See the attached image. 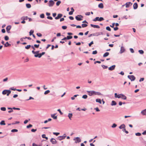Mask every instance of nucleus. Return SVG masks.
I'll use <instances>...</instances> for the list:
<instances>
[{"mask_svg": "<svg viewBox=\"0 0 146 146\" xmlns=\"http://www.w3.org/2000/svg\"><path fill=\"white\" fill-rule=\"evenodd\" d=\"M11 131L12 132H17L18 131V130L15 129H13L11 130Z\"/></svg>", "mask_w": 146, "mask_h": 146, "instance_id": "58836bf2", "label": "nucleus"}, {"mask_svg": "<svg viewBox=\"0 0 146 146\" xmlns=\"http://www.w3.org/2000/svg\"><path fill=\"white\" fill-rule=\"evenodd\" d=\"M120 97L123 100H126L127 98L126 96L122 94H120Z\"/></svg>", "mask_w": 146, "mask_h": 146, "instance_id": "dca6fc26", "label": "nucleus"}, {"mask_svg": "<svg viewBox=\"0 0 146 146\" xmlns=\"http://www.w3.org/2000/svg\"><path fill=\"white\" fill-rule=\"evenodd\" d=\"M31 46L30 45H29L25 47V48L27 49H28L30 48Z\"/></svg>", "mask_w": 146, "mask_h": 146, "instance_id": "2f4dec72", "label": "nucleus"}, {"mask_svg": "<svg viewBox=\"0 0 146 146\" xmlns=\"http://www.w3.org/2000/svg\"><path fill=\"white\" fill-rule=\"evenodd\" d=\"M28 17L27 16H24L21 18V20H27L28 19Z\"/></svg>", "mask_w": 146, "mask_h": 146, "instance_id": "4be33fe9", "label": "nucleus"}, {"mask_svg": "<svg viewBox=\"0 0 146 146\" xmlns=\"http://www.w3.org/2000/svg\"><path fill=\"white\" fill-rule=\"evenodd\" d=\"M115 65L112 66L109 68V70H112L115 69Z\"/></svg>", "mask_w": 146, "mask_h": 146, "instance_id": "2eb2a0df", "label": "nucleus"}, {"mask_svg": "<svg viewBox=\"0 0 146 146\" xmlns=\"http://www.w3.org/2000/svg\"><path fill=\"white\" fill-rule=\"evenodd\" d=\"M4 46L5 47H7L8 46H11V45L10 44L8 43V42H6V43L5 44H4Z\"/></svg>", "mask_w": 146, "mask_h": 146, "instance_id": "aec40b11", "label": "nucleus"}, {"mask_svg": "<svg viewBox=\"0 0 146 146\" xmlns=\"http://www.w3.org/2000/svg\"><path fill=\"white\" fill-rule=\"evenodd\" d=\"M52 144H56L57 143V141L56 139L53 138H52L50 141Z\"/></svg>", "mask_w": 146, "mask_h": 146, "instance_id": "1a4fd4ad", "label": "nucleus"}, {"mask_svg": "<svg viewBox=\"0 0 146 146\" xmlns=\"http://www.w3.org/2000/svg\"><path fill=\"white\" fill-rule=\"evenodd\" d=\"M62 16V15L61 14H59L58 15V16L57 17H55V19H58L59 18L61 17Z\"/></svg>", "mask_w": 146, "mask_h": 146, "instance_id": "f8f14e48", "label": "nucleus"}, {"mask_svg": "<svg viewBox=\"0 0 146 146\" xmlns=\"http://www.w3.org/2000/svg\"><path fill=\"white\" fill-rule=\"evenodd\" d=\"M97 53V51L96 50L93 51L92 53V54H96Z\"/></svg>", "mask_w": 146, "mask_h": 146, "instance_id": "09e8293b", "label": "nucleus"}, {"mask_svg": "<svg viewBox=\"0 0 146 146\" xmlns=\"http://www.w3.org/2000/svg\"><path fill=\"white\" fill-rule=\"evenodd\" d=\"M128 77L131 81H134L135 79V77L133 75H128Z\"/></svg>", "mask_w": 146, "mask_h": 146, "instance_id": "39448f33", "label": "nucleus"}, {"mask_svg": "<svg viewBox=\"0 0 146 146\" xmlns=\"http://www.w3.org/2000/svg\"><path fill=\"white\" fill-rule=\"evenodd\" d=\"M135 135L137 136H140L141 135V134L140 133H135Z\"/></svg>", "mask_w": 146, "mask_h": 146, "instance_id": "5fc2aeb1", "label": "nucleus"}, {"mask_svg": "<svg viewBox=\"0 0 146 146\" xmlns=\"http://www.w3.org/2000/svg\"><path fill=\"white\" fill-rule=\"evenodd\" d=\"M1 110L3 111H5L6 110V108L5 107H2L1 108Z\"/></svg>", "mask_w": 146, "mask_h": 146, "instance_id": "de8ad7c7", "label": "nucleus"}, {"mask_svg": "<svg viewBox=\"0 0 146 146\" xmlns=\"http://www.w3.org/2000/svg\"><path fill=\"white\" fill-rule=\"evenodd\" d=\"M74 140H75V143H79L81 141V140L80 138L79 137H76L74 139Z\"/></svg>", "mask_w": 146, "mask_h": 146, "instance_id": "0eeeda50", "label": "nucleus"}, {"mask_svg": "<svg viewBox=\"0 0 146 146\" xmlns=\"http://www.w3.org/2000/svg\"><path fill=\"white\" fill-rule=\"evenodd\" d=\"M117 125L115 123H114L113 124L112 126H111V127L112 128H114L116 127L117 126Z\"/></svg>", "mask_w": 146, "mask_h": 146, "instance_id": "864d4df0", "label": "nucleus"}, {"mask_svg": "<svg viewBox=\"0 0 146 146\" xmlns=\"http://www.w3.org/2000/svg\"><path fill=\"white\" fill-rule=\"evenodd\" d=\"M106 29L107 30H108V31H111V29L109 27H106Z\"/></svg>", "mask_w": 146, "mask_h": 146, "instance_id": "49530a36", "label": "nucleus"}, {"mask_svg": "<svg viewBox=\"0 0 146 146\" xmlns=\"http://www.w3.org/2000/svg\"><path fill=\"white\" fill-rule=\"evenodd\" d=\"M39 44H35L34 45V46L35 47V48H38L39 47Z\"/></svg>", "mask_w": 146, "mask_h": 146, "instance_id": "79ce46f5", "label": "nucleus"}, {"mask_svg": "<svg viewBox=\"0 0 146 146\" xmlns=\"http://www.w3.org/2000/svg\"><path fill=\"white\" fill-rule=\"evenodd\" d=\"M138 7V4L137 3H135L133 5V7L134 9H137Z\"/></svg>", "mask_w": 146, "mask_h": 146, "instance_id": "ddd939ff", "label": "nucleus"}, {"mask_svg": "<svg viewBox=\"0 0 146 146\" xmlns=\"http://www.w3.org/2000/svg\"><path fill=\"white\" fill-rule=\"evenodd\" d=\"M36 35L38 36V37H41L42 36V35L40 33H38L36 34Z\"/></svg>", "mask_w": 146, "mask_h": 146, "instance_id": "8fccbe9b", "label": "nucleus"}, {"mask_svg": "<svg viewBox=\"0 0 146 146\" xmlns=\"http://www.w3.org/2000/svg\"><path fill=\"white\" fill-rule=\"evenodd\" d=\"M5 40H8L9 39V37L7 36H6L5 37Z\"/></svg>", "mask_w": 146, "mask_h": 146, "instance_id": "4c0bfd02", "label": "nucleus"}, {"mask_svg": "<svg viewBox=\"0 0 146 146\" xmlns=\"http://www.w3.org/2000/svg\"><path fill=\"white\" fill-rule=\"evenodd\" d=\"M83 17L80 15H78L77 16H76L75 17L76 19L78 21H80L82 20V19Z\"/></svg>", "mask_w": 146, "mask_h": 146, "instance_id": "20e7f679", "label": "nucleus"}, {"mask_svg": "<svg viewBox=\"0 0 146 146\" xmlns=\"http://www.w3.org/2000/svg\"><path fill=\"white\" fill-rule=\"evenodd\" d=\"M12 109L15 110H20V109L19 108H16L15 107H13V108H12Z\"/></svg>", "mask_w": 146, "mask_h": 146, "instance_id": "4d7b16f0", "label": "nucleus"}, {"mask_svg": "<svg viewBox=\"0 0 146 146\" xmlns=\"http://www.w3.org/2000/svg\"><path fill=\"white\" fill-rule=\"evenodd\" d=\"M141 113L143 115H146V109L141 111Z\"/></svg>", "mask_w": 146, "mask_h": 146, "instance_id": "f3484780", "label": "nucleus"}, {"mask_svg": "<svg viewBox=\"0 0 146 146\" xmlns=\"http://www.w3.org/2000/svg\"><path fill=\"white\" fill-rule=\"evenodd\" d=\"M0 124L1 125H5V121L4 120L2 121L0 123Z\"/></svg>", "mask_w": 146, "mask_h": 146, "instance_id": "7c9ffc66", "label": "nucleus"}, {"mask_svg": "<svg viewBox=\"0 0 146 146\" xmlns=\"http://www.w3.org/2000/svg\"><path fill=\"white\" fill-rule=\"evenodd\" d=\"M56 114H53L51 115V117L53 118L54 119H56L57 118V117L55 116Z\"/></svg>", "mask_w": 146, "mask_h": 146, "instance_id": "6ab92c4d", "label": "nucleus"}, {"mask_svg": "<svg viewBox=\"0 0 146 146\" xmlns=\"http://www.w3.org/2000/svg\"><path fill=\"white\" fill-rule=\"evenodd\" d=\"M40 17L41 18H44V14H41L40 15Z\"/></svg>", "mask_w": 146, "mask_h": 146, "instance_id": "603ef678", "label": "nucleus"}, {"mask_svg": "<svg viewBox=\"0 0 146 146\" xmlns=\"http://www.w3.org/2000/svg\"><path fill=\"white\" fill-rule=\"evenodd\" d=\"M47 18L48 19H49L50 20H52L53 19L51 17H49V16H48L47 17Z\"/></svg>", "mask_w": 146, "mask_h": 146, "instance_id": "69168bd1", "label": "nucleus"}, {"mask_svg": "<svg viewBox=\"0 0 146 146\" xmlns=\"http://www.w3.org/2000/svg\"><path fill=\"white\" fill-rule=\"evenodd\" d=\"M138 51L140 54H143L144 53V51L142 50H139Z\"/></svg>", "mask_w": 146, "mask_h": 146, "instance_id": "ea45409f", "label": "nucleus"}, {"mask_svg": "<svg viewBox=\"0 0 146 146\" xmlns=\"http://www.w3.org/2000/svg\"><path fill=\"white\" fill-rule=\"evenodd\" d=\"M116 104V103L114 101H112L111 104V105L112 106L115 105Z\"/></svg>", "mask_w": 146, "mask_h": 146, "instance_id": "393cba45", "label": "nucleus"}, {"mask_svg": "<svg viewBox=\"0 0 146 146\" xmlns=\"http://www.w3.org/2000/svg\"><path fill=\"white\" fill-rule=\"evenodd\" d=\"M109 54V53L108 52H106L103 55L104 57H106L108 56Z\"/></svg>", "mask_w": 146, "mask_h": 146, "instance_id": "b1692460", "label": "nucleus"}, {"mask_svg": "<svg viewBox=\"0 0 146 146\" xmlns=\"http://www.w3.org/2000/svg\"><path fill=\"white\" fill-rule=\"evenodd\" d=\"M11 28V26H8L6 27V30H10Z\"/></svg>", "mask_w": 146, "mask_h": 146, "instance_id": "72a5a7b5", "label": "nucleus"}, {"mask_svg": "<svg viewBox=\"0 0 146 146\" xmlns=\"http://www.w3.org/2000/svg\"><path fill=\"white\" fill-rule=\"evenodd\" d=\"M104 19L103 17H100V18L99 17L98 21H100L104 20Z\"/></svg>", "mask_w": 146, "mask_h": 146, "instance_id": "c9c22d12", "label": "nucleus"}, {"mask_svg": "<svg viewBox=\"0 0 146 146\" xmlns=\"http://www.w3.org/2000/svg\"><path fill=\"white\" fill-rule=\"evenodd\" d=\"M45 54L44 52H42L40 54L38 55H35V56L36 57H38L39 58H40L42 55H44Z\"/></svg>", "mask_w": 146, "mask_h": 146, "instance_id": "6e6552de", "label": "nucleus"}, {"mask_svg": "<svg viewBox=\"0 0 146 146\" xmlns=\"http://www.w3.org/2000/svg\"><path fill=\"white\" fill-rule=\"evenodd\" d=\"M90 26L91 27H93L94 28H97L98 29H99L100 28V27L98 25H94L92 24H91L90 25Z\"/></svg>", "mask_w": 146, "mask_h": 146, "instance_id": "9b49d317", "label": "nucleus"}, {"mask_svg": "<svg viewBox=\"0 0 146 146\" xmlns=\"http://www.w3.org/2000/svg\"><path fill=\"white\" fill-rule=\"evenodd\" d=\"M87 96L86 95H84L83 96L82 98H83L86 99L87 98Z\"/></svg>", "mask_w": 146, "mask_h": 146, "instance_id": "37998d69", "label": "nucleus"}, {"mask_svg": "<svg viewBox=\"0 0 146 146\" xmlns=\"http://www.w3.org/2000/svg\"><path fill=\"white\" fill-rule=\"evenodd\" d=\"M88 94V95L90 96L93 95H101V93L99 92H97L94 91H87Z\"/></svg>", "mask_w": 146, "mask_h": 146, "instance_id": "f257e3e1", "label": "nucleus"}, {"mask_svg": "<svg viewBox=\"0 0 146 146\" xmlns=\"http://www.w3.org/2000/svg\"><path fill=\"white\" fill-rule=\"evenodd\" d=\"M33 146H39V145H36V144L35 143H33Z\"/></svg>", "mask_w": 146, "mask_h": 146, "instance_id": "774afa93", "label": "nucleus"}, {"mask_svg": "<svg viewBox=\"0 0 146 146\" xmlns=\"http://www.w3.org/2000/svg\"><path fill=\"white\" fill-rule=\"evenodd\" d=\"M125 125L124 124H123L121 125L119 127V129H124V128H125Z\"/></svg>", "mask_w": 146, "mask_h": 146, "instance_id": "a211bd4d", "label": "nucleus"}, {"mask_svg": "<svg viewBox=\"0 0 146 146\" xmlns=\"http://www.w3.org/2000/svg\"><path fill=\"white\" fill-rule=\"evenodd\" d=\"M34 33V31L32 30H31L29 32V35L30 36H31V35H33V34Z\"/></svg>", "mask_w": 146, "mask_h": 146, "instance_id": "473e14b6", "label": "nucleus"}, {"mask_svg": "<svg viewBox=\"0 0 146 146\" xmlns=\"http://www.w3.org/2000/svg\"><path fill=\"white\" fill-rule=\"evenodd\" d=\"M125 51V49L124 48L123 46H121V50L120 51V53H122L124 52Z\"/></svg>", "mask_w": 146, "mask_h": 146, "instance_id": "4468645a", "label": "nucleus"}, {"mask_svg": "<svg viewBox=\"0 0 146 146\" xmlns=\"http://www.w3.org/2000/svg\"><path fill=\"white\" fill-rule=\"evenodd\" d=\"M67 28V26H64L62 27V28L63 29H65Z\"/></svg>", "mask_w": 146, "mask_h": 146, "instance_id": "052dcab7", "label": "nucleus"}, {"mask_svg": "<svg viewBox=\"0 0 146 146\" xmlns=\"http://www.w3.org/2000/svg\"><path fill=\"white\" fill-rule=\"evenodd\" d=\"M32 126H33L32 125L30 124H29V125H27V128H30V127H32Z\"/></svg>", "mask_w": 146, "mask_h": 146, "instance_id": "3c124183", "label": "nucleus"}, {"mask_svg": "<svg viewBox=\"0 0 146 146\" xmlns=\"http://www.w3.org/2000/svg\"><path fill=\"white\" fill-rule=\"evenodd\" d=\"M32 52L33 54H35V55H38V54H40L39 53V51H35L34 50L32 51Z\"/></svg>", "mask_w": 146, "mask_h": 146, "instance_id": "412c9836", "label": "nucleus"}, {"mask_svg": "<svg viewBox=\"0 0 146 146\" xmlns=\"http://www.w3.org/2000/svg\"><path fill=\"white\" fill-rule=\"evenodd\" d=\"M123 131H125V133H127V134L128 133V132L127 131H126V129H125V128H124V129H123Z\"/></svg>", "mask_w": 146, "mask_h": 146, "instance_id": "13d9d810", "label": "nucleus"}, {"mask_svg": "<svg viewBox=\"0 0 146 146\" xmlns=\"http://www.w3.org/2000/svg\"><path fill=\"white\" fill-rule=\"evenodd\" d=\"M26 6L27 8H30L31 7V6L30 4L29 3H27L26 4Z\"/></svg>", "mask_w": 146, "mask_h": 146, "instance_id": "c85d7f7f", "label": "nucleus"}, {"mask_svg": "<svg viewBox=\"0 0 146 146\" xmlns=\"http://www.w3.org/2000/svg\"><path fill=\"white\" fill-rule=\"evenodd\" d=\"M50 92V91L49 90H47L45 91L44 92V94L45 95H46Z\"/></svg>", "mask_w": 146, "mask_h": 146, "instance_id": "e433bc0d", "label": "nucleus"}, {"mask_svg": "<svg viewBox=\"0 0 146 146\" xmlns=\"http://www.w3.org/2000/svg\"><path fill=\"white\" fill-rule=\"evenodd\" d=\"M115 98H120V94L119 95H117V94L115 93Z\"/></svg>", "mask_w": 146, "mask_h": 146, "instance_id": "bb28decb", "label": "nucleus"}, {"mask_svg": "<svg viewBox=\"0 0 146 146\" xmlns=\"http://www.w3.org/2000/svg\"><path fill=\"white\" fill-rule=\"evenodd\" d=\"M61 1H58L56 3V5L57 6H59L61 3Z\"/></svg>", "mask_w": 146, "mask_h": 146, "instance_id": "a19ab883", "label": "nucleus"}, {"mask_svg": "<svg viewBox=\"0 0 146 146\" xmlns=\"http://www.w3.org/2000/svg\"><path fill=\"white\" fill-rule=\"evenodd\" d=\"M54 4V2L52 0H50L48 3V6L49 7H52Z\"/></svg>", "mask_w": 146, "mask_h": 146, "instance_id": "423d86ee", "label": "nucleus"}, {"mask_svg": "<svg viewBox=\"0 0 146 146\" xmlns=\"http://www.w3.org/2000/svg\"><path fill=\"white\" fill-rule=\"evenodd\" d=\"M57 111H59L60 112V113L61 115H62L63 114L61 112L60 109H58L57 110Z\"/></svg>", "mask_w": 146, "mask_h": 146, "instance_id": "e2e57ef3", "label": "nucleus"}, {"mask_svg": "<svg viewBox=\"0 0 146 146\" xmlns=\"http://www.w3.org/2000/svg\"><path fill=\"white\" fill-rule=\"evenodd\" d=\"M98 7L100 8H103L104 7V5L102 3H100L98 5Z\"/></svg>", "mask_w": 146, "mask_h": 146, "instance_id": "5701e85b", "label": "nucleus"}, {"mask_svg": "<svg viewBox=\"0 0 146 146\" xmlns=\"http://www.w3.org/2000/svg\"><path fill=\"white\" fill-rule=\"evenodd\" d=\"M94 44L93 41H92L89 44V46H91V45Z\"/></svg>", "mask_w": 146, "mask_h": 146, "instance_id": "bf43d9fd", "label": "nucleus"}, {"mask_svg": "<svg viewBox=\"0 0 146 146\" xmlns=\"http://www.w3.org/2000/svg\"><path fill=\"white\" fill-rule=\"evenodd\" d=\"M37 130V129H32L31 130V131L32 132H35Z\"/></svg>", "mask_w": 146, "mask_h": 146, "instance_id": "0e129e2a", "label": "nucleus"}, {"mask_svg": "<svg viewBox=\"0 0 146 146\" xmlns=\"http://www.w3.org/2000/svg\"><path fill=\"white\" fill-rule=\"evenodd\" d=\"M11 93V91L9 90H5L2 92V94L3 95L7 94V96H9Z\"/></svg>", "mask_w": 146, "mask_h": 146, "instance_id": "f03ea898", "label": "nucleus"}, {"mask_svg": "<svg viewBox=\"0 0 146 146\" xmlns=\"http://www.w3.org/2000/svg\"><path fill=\"white\" fill-rule=\"evenodd\" d=\"M72 38V36H67V39H70Z\"/></svg>", "mask_w": 146, "mask_h": 146, "instance_id": "a18cd8bd", "label": "nucleus"}, {"mask_svg": "<svg viewBox=\"0 0 146 146\" xmlns=\"http://www.w3.org/2000/svg\"><path fill=\"white\" fill-rule=\"evenodd\" d=\"M82 25V27L83 28L86 27L88 26V25L86 24H83Z\"/></svg>", "mask_w": 146, "mask_h": 146, "instance_id": "f704fd0d", "label": "nucleus"}, {"mask_svg": "<svg viewBox=\"0 0 146 146\" xmlns=\"http://www.w3.org/2000/svg\"><path fill=\"white\" fill-rule=\"evenodd\" d=\"M96 102H99L100 104H101L102 103V102L101 100L100 99H96Z\"/></svg>", "mask_w": 146, "mask_h": 146, "instance_id": "cd10ccee", "label": "nucleus"}, {"mask_svg": "<svg viewBox=\"0 0 146 146\" xmlns=\"http://www.w3.org/2000/svg\"><path fill=\"white\" fill-rule=\"evenodd\" d=\"M53 134L56 135V136H58V135L59 134V133H56V132H53Z\"/></svg>", "mask_w": 146, "mask_h": 146, "instance_id": "6e6d98bb", "label": "nucleus"}, {"mask_svg": "<svg viewBox=\"0 0 146 146\" xmlns=\"http://www.w3.org/2000/svg\"><path fill=\"white\" fill-rule=\"evenodd\" d=\"M65 135V134H64V135L63 136H59L58 137V139L59 140L61 141L63 139H64L66 137Z\"/></svg>", "mask_w": 146, "mask_h": 146, "instance_id": "9d476101", "label": "nucleus"}, {"mask_svg": "<svg viewBox=\"0 0 146 146\" xmlns=\"http://www.w3.org/2000/svg\"><path fill=\"white\" fill-rule=\"evenodd\" d=\"M72 113H69L68 114V116L69 117V119L71 120V118L72 117Z\"/></svg>", "mask_w": 146, "mask_h": 146, "instance_id": "a878e982", "label": "nucleus"}, {"mask_svg": "<svg viewBox=\"0 0 146 146\" xmlns=\"http://www.w3.org/2000/svg\"><path fill=\"white\" fill-rule=\"evenodd\" d=\"M1 31L3 33H4L5 32V29H3L1 30Z\"/></svg>", "mask_w": 146, "mask_h": 146, "instance_id": "338daca9", "label": "nucleus"}, {"mask_svg": "<svg viewBox=\"0 0 146 146\" xmlns=\"http://www.w3.org/2000/svg\"><path fill=\"white\" fill-rule=\"evenodd\" d=\"M102 66L104 69H106L108 68V67L107 66H106L104 65H102Z\"/></svg>", "mask_w": 146, "mask_h": 146, "instance_id": "680f3d73", "label": "nucleus"}, {"mask_svg": "<svg viewBox=\"0 0 146 146\" xmlns=\"http://www.w3.org/2000/svg\"><path fill=\"white\" fill-rule=\"evenodd\" d=\"M99 17H96L95 19L93 20V21H98Z\"/></svg>", "mask_w": 146, "mask_h": 146, "instance_id": "c03bdc74", "label": "nucleus"}, {"mask_svg": "<svg viewBox=\"0 0 146 146\" xmlns=\"http://www.w3.org/2000/svg\"><path fill=\"white\" fill-rule=\"evenodd\" d=\"M42 137L43 138H45L46 140L48 139V138L46 136V135L44 134H43L42 135Z\"/></svg>", "mask_w": 146, "mask_h": 146, "instance_id": "c756f323", "label": "nucleus"}, {"mask_svg": "<svg viewBox=\"0 0 146 146\" xmlns=\"http://www.w3.org/2000/svg\"><path fill=\"white\" fill-rule=\"evenodd\" d=\"M132 5V3L131 2H129L126 3L124 5H123L122 6L123 7L124 5L125 6L126 8H128Z\"/></svg>", "mask_w": 146, "mask_h": 146, "instance_id": "7ed1b4c3", "label": "nucleus"}]
</instances>
